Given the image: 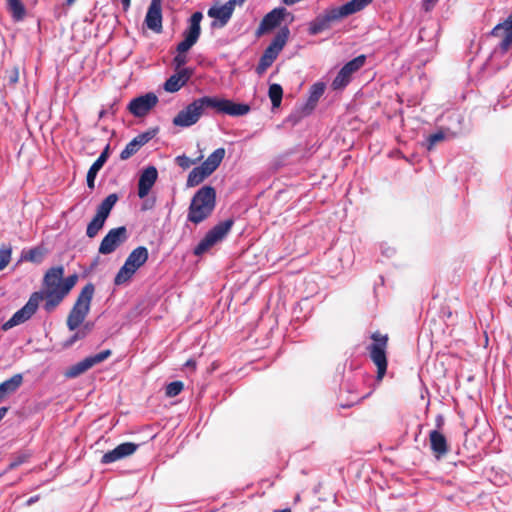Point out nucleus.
Segmentation results:
<instances>
[{
  "mask_svg": "<svg viewBox=\"0 0 512 512\" xmlns=\"http://www.w3.org/2000/svg\"><path fill=\"white\" fill-rule=\"evenodd\" d=\"M288 34H276L269 46L264 50L260 57L259 63L256 66V73L262 75L273 64L278 57L279 53L285 46Z\"/></svg>",
  "mask_w": 512,
  "mask_h": 512,
  "instance_id": "f8f14e48",
  "label": "nucleus"
},
{
  "mask_svg": "<svg viewBox=\"0 0 512 512\" xmlns=\"http://www.w3.org/2000/svg\"><path fill=\"white\" fill-rule=\"evenodd\" d=\"M106 110H108V113L115 115L118 110V100L115 99Z\"/></svg>",
  "mask_w": 512,
  "mask_h": 512,
  "instance_id": "de8ad7c7",
  "label": "nucleus"
},
{
  "mask_svg": "<svg viewBox=\"0 0 512 512\" xmlns=\"http://www.w3.org/2000/svg\"><path fill=\"white\" fill-rule=\"evenodd\" d=\"M118 201V195L116 193L109 194L98 206L96 214L100 215L101 218H108L112 208Z\"/></svg>",
  "mask_w": 512,
  "mask_h": 512,
  "instance_id": "cd10ccee",
  "label": "nucleus"
},
{
  "mask_svg": "<svg viewBox=\"0 0 512 512\" xmlns=\"http://www.w3.org/2000/svg\"><path fill=\"white\" fill-rule=\"evenodd\" d=\"M268 95L271 100L273 108H278L282 101L283 89L279 84H271L269 86Z\"/></svg>",
  "mask_w": 512,
  "mask_h": 512,
  "instance_id": "2f4dec72",
  "label": "nucleus"
},
{
  "mask_svg": "<svg viewBox=\"0 0 512 512\" xmlns=\"http://www.w3.org/2000/svg\"><path fill=\"white\" fill-rule=\"evenodd\" d=\"M44 253L40 247L31 248L26 252H23L22 259L25 261L40 263L43 259Z\"/></svg>",
  "mask_w": 512,
  "mask_h": 512,
  "instance_id": "473e14b6",
  "label": "nucleus"
},
{
  "mask_svg": "<svg viewBox=\"0 0 512 512\" xmlns=\"http://www.w3.org/2000/svg\"><path fill=\"white\" fill-rule=\"evenodd\" d=\"M294 20V16L285 8H275L262 19L257 32H268L281 27L280 32H289L288 23Z\"/></svg>",
  "mask_w": 512,
  "mask_h": 512,
  "instance_id": "9b49d317",
  "label": "nucleus"
},
{
  "mask_svg": "<svg viewBox=\"0 0 512 512\" xmlns=\"http://www.w3.org/2000/svg\"><path fill=\"white\" fill-rule=\"evenodd\" d=\"M11 247L3 246L0 248V271L4 270L11 260Z\"/></svg>",
  "mask_w": 512,
  "mask_h": 512,
  "instance_id": "58836bf2",
  "label": "nucleus"
},
{
  "mask_svg": "<svg viewBox=\"0 0 512 512\" xmlns=\"http://www.w3.org/2000/svg\"><path fill=\"white\" fill-rule=\"evenodd\" d=\"M274 512H291V509L285 508V509H282V510H275Z\"/></svg>",
  "mask_w": 512,
  "mask_h": 512,
  "instance_id": "6e6d98bb",
  "label": "nucleus"
},
{
  "mask_svg": "<svg viewBox=\"0 0 512 512\" xmlns=\"http://www.w3.org/2000/svg\"><path fill=\"white\" fill-rule=\"evenodd\" d=\"M140 147L136 144V141L133 139L125 146V148L120 153L121 160H127L134 154L138 152Z\"/></svg>",
  "mask_w": 512,
  "mask_h": 512,
  "instance_id": "e433bc0d",
  "label": "nucleus"
},
{
  "mask_svg": "<svg viewBox=\"0 0 512 512\" xmlns=\"http://www.w3.org/2000/svg\"><path fill=\"white\" fill-rule=\"evenodd\" d=\"M29 456L30 455L27 453H19V454L15 455L13 457L12 461L9 463L8 468L10 470L17 468L18 466L25 463L28 460Z\"/></svg>",
  "mask_w": 512,
  "mask_h": 512,
  "instance_id": "79ce46f5",
  "label": "nucleus"
},
{
  "mask_svg": "<svg viewBox=\"0 0 512 512\" xmlns=\"http://www.w3.org/2000/svg\"><path fill=\"white\" fill-rule=\"evenodd\" d=\"M42 300L43 295L40 292L32 293L27 303L2 325V329L6 331L29 320L36 312Z\"/></svg>",
  "mask_w": 512,
  "mask_h": 512,
  "instance_id": "ddd939ff",
  "label": "nucleus"
},
{
  "mask_svg": "<svg viewBox=\"0 0 512 512\" xmlns=\"http://www.w3.org/2000/svg\"><path fill=\"white\" fill-rule=\"evenodd\" d=\"M203 115L202 106L198 99L188 104L184 109L178 112L173 119V124L179 127H190L196 124Z\"/></svg>",
  "mask_w": 512,
  "mask_h": 512,
  "instance_id": "a211bd4d",
  "label": "nucleus"
},
{
  "mask_svg": "<svg viewBox=\"0 0 512 512\" xmlns=\"http://www.w3.org/2000/svg\"><path fill=\"white\" fill-rule=\"evenodd\" d=\"M216 207V190L210 185L201 187L193 195L187 212V221L198 225L208 219Z\"/></svg>",
  "mask_w": 512,
  "mask_h": 512,
  "instance_id": "f03ea898",
  "label": "nucleus"
},
{
  "mask_svg": "<svg viewBox=\"0 0 512 512\" xmlns=\"http://www.w3.org/2000/svg\"><path fill=\"white\" fill-rule=\"evenodd\" d=\"M86 337V331L78 329L73 335H71L65 342L64 347L69 348L73 346L77 341Z\"/></svg>",
  "mask_w": 512,
  "mask_h": 512,
  "instance_id": "a19ab883",
  "label": "nucleus"
},
{
  "mask_svg": "<svg viewBox=\"0 0 512 512\" xmlns=\"http://www.w3.org/2000/svg\"><path fill=\"white\" fill-rule=\"evenodd\" d=\"M127 239L128 232L125 226L113 228L102 239L98 251L103 255L111 254Z\"/></svg>",
  "mask_w": 512,
  "mask_h": 512,
  "instance_id": "f3484780",
  "label": "nucleus"
},
{
  "mask_svg": "<svg viewBox=\"0 0 512 512\" xmlns=\"http://www.w3.org/2000/svg\"><path fill=\"white\" fill-rule=\"evenodd\" d=\"M373 342L367 346V351L373 363L377 367V379L381 380L387 371V345L388 335L376 331L372 333Z\"/></svg>",
  "mask_w": 512,
  "mask_h": 512,
  "instance_id": "6e6552de",
  "label": "nucleus"
},
{
  "mask_svg": "<svg viewBox=\"0 0 512 512\" xmlns=\"http://www.w3.org/2000/svg\"><path fill=\"white\" fill-rule=\"evenodd\" d=\"M158 101L155 93L148 92L133 98L129 102L127 110L137 118L145 117L157 105Z\"/></svg>",
  "mask_w": 512,
  "mask_h": 512,
  "instance_id": "dca6fc26",
  "label": "nucleus"
},
{
  "mask_svg": "<svg viewBox=\"0 0 512 512\" xmlns=\"http://www.w3.org/2000/svg\"><path fill=\"white\" fill-rule=\"evenodd\" d=\"M112 354L110 349L103 350L97 354L90 355L83 360L77 362L67 369L65 372V376L67 378H76L79 375L83 374L93 366L105 361Z\"/></svg>",
  "mask_w": 512,
  "mask_h": 512,
  "instance_id": "2eb2a0df",
  "label": "nucleus"
},
{
  "mask_svg": "<svg viewBox=\"0 0 512 512\" xmlns=\"http://www.w3.org/2000/svg\"><path fill=\"white\" fill-rule=\"evenodd\" d=\"M199 159L200 158H198L197 160H192V159H190L189 157H187L186 155L183 154V155L177 156L175 158V162L182 169H188L191 165L195 164Z\"/></svg>",
  "mask_w": 512,
  "mask_h": 512,
  "instance_id": "37998d69",
  "label": "nucleus"
},
{
  "mask_svg": "<svg viewBox=\"0 0 512 512\" xmlns=\"http://www.w3.org/2000/svg\"><path fill=\"white\" fill-rule=\"evenodd\" d=\"M110 156V145L107 144L96 161L91 165L87 172V186L89 189L93 190L95 188V179L97 177L98 172L102 169L104 164L107 162Z\"/></svg>",
  "mask_w": 512,
  "mask_h": 512,
  "instance_id": "5701e85b",
  "label": "nucleus"
},
{
  "mask_svg": "<svg viewBox=\"0 0 512 512\" xmlns=\"http://www.w3.org/2000/svg\"><path fill=\"white\" fill-rule=\"evenodd\" d=\"M244 2L245 0H229L224 4L214 3L207 11V16L211 19L210 27L223 28L231 18L236 5H242Z\"/></svg>",
  "mask_w": 512,
  "mask_h": 512,
  "instance_id": "9d476101",
  "label": "nucleus"
},
{
  "mask_svg": "<svg viewBox=\"0 0 512 512\" xmlns=\"http://www.w3.org/2000/svg\"><path fill=\"white\" fill-rule=\"evenodd\" d=\"M145 24L152 31L159 32L162 29V0H151L145 16Z\"/></svg>",
  "mask_w": 512,
  "mask_h": 512,
  "instance_id": "aec40b11",
  "label": "nucleus"
},
{
  "mask_svg": "<svg viewBox=\"0 0 512 512\" xmlns=\"http://www.w3.org/2000/svg\"><path fill=\"white\" fill-rule=\"evenodd\" d=\"M4 398H5V397H4L2 394H0V402H1Z\"/></svg>",
  "mask_w": 512,
  "mask_h": 512,
  "instance_id": "13d9d810",
  "label": "nucleus"
},
{
  "mask_svg": "<svg viewBox=\"0 0 512 512\" xmlns=\"http://www.w3.org/2000/svg\"><path fill=\"white\" fill-rule=\"evenodd\" d=\"M234 224L233 219H226L211 228L203 239L195 246L193 253L201 256L211 249L215 244L221 242L229 233Z\"/></svg>",
  "mask_w": 512,
  "mask_h": 512,
  "instance_id": "1a4fd4ad",
  "label": "nucleus"
},
{
  "mask_svg": "<svg viewBox=\"0 0 512 512\" xmlns=\"http://www.w3.org/2000/svg\"><path fill=\"white\" fill-rule=\"evenodd\" d=\"M447 138V135L443 131H438L434 134L429 135L427 139V148L428 150L433 149V147L440 141Z\"/></svg>",
  "mask_w": 512,
  "mask_h": 512,
  "instance_id": "ea45409f",
  "label": "nucleus"
},
{
  "mask_svg": "<svg viewBox=\"0 0 512 512\" xmlns=\"http://www.w3.org/2000/svg\"><path fill=\"white\" fill-rule=\"evenodd\" d=\"M7 9L15 21L23 20L26 15V8L21 0H6Z\"/></svg>",
  "mask_w": 512,
  "mask_h": 512,
  "instance_id": "c756f323",
  "label": "nucleus"
},
{
  "mask_svg": "<svg viewBox=\"0 0 512 512\" xmlns=\"http://www.w3.org/2000/svg\"><path fill=\"white\" fill-rule=\"evenodd\" d=\"M366 62L365 55H359L347 62L338 72L336 77L331 83V87L333 90H342L344 89L352 79V75L360 70Z\"/></svg>",
  "mask_w": 512,
  "mask_h": 512,
  "instance_id": "4468645a",
  "label": "nucleus"
},
{
  "mask_svg": "<svg viewBox=\"0 0 512 512\" xmlns=\"http://www.w3.org/2000/svg\"><path fill=\"white\" fill-rule=\"evenodd\" d=\"M173 63L177 69L183 67L187 63V56L185 53L177 52V55L173 59Z\"/></svg>",
  "mask_w": 512,
  "mask_h": 512,
  "instance_id": "a18cd8bd",
  "label": "nucleus"
},
{
  "mask_svg": "<svg viewBox=\"0 0 512 512\" xmlns=\"http://www.w3.org/2000/svg\"><path fill=\"white\" fill-rule=\"evenodd\" d=\"M157 177L158 171L154 166H149L142 171L138 181V196L140 198H144L149 194Z\"/></svg>",
  "mask_w": 512,
  "mask_h": 512,
  "instance_id": "4be33fe9",
  "label": "nucleus"
},
{
  "mask_svg": "<svg viewBox=\"0 0 512 512\" xmlns=\"http://www.w3.org/2000/svg\"><path fill=\"white\" fill-rule=\"evenodd\" d=\"M183 388L184 385L181 381H173L166 386L165 393L168 397H175L182 392Z\"/></svg>",
  "mask_w": 512,
  "mask_h": 512,
  "instance_id": "4c0bfd02",
  "label": "nucleus"
},
{
  "mask_svg": "<svg viewBox=\"0 0 512 512\" xmlns=\"http://www.w3.org/2000/svg\"><path fill=\"white\" fill-rule=\"evenodd\" d=\"M429 441L432 453L437 459L444 457L449 451L446 437L439 430H432L429 433Z\"/></svg>",
  "mask_w": 512,
  "mask_h": 512,
  "instance_id": "b1692460",
  "label": "nucleus"
},
{
  "mask_svg": "<svg viewBox=\"0 0 512 512\" xmlns=\"http://www.w3.org/2000/svg\"><path fill=\"white\" fill-rule=\"evenodd\" d=\"M196 363L194 360H188L186 363H185V366H192V367H195Z\"/></svg>",
  "mask_w": 512,
  "mask_h": 512,
  "instance_id": "5fc2aeb1",
  "label": "nucleus"
},
{
  "mask_svg": "<svg viewBox=\"0 0 512 512\" xmlns=\"http://www.w3.org/2000/svg\"><path fill=\"white\" fill-rule=\"evenodd\" d=\"M193 75V69L181 68L177 73L171 75L164 83V89L167 92L174 93L179 91Z\"/></svg>",
  "mask_w": 512,
  "mask_h": 512,
  "instance_id": "412c9836",
  "label": "nucleus"
},
{
  "mask_svg": "<svg viewBox=\"0 0 512 512\" xmlns=\"http://www.w3.org/2000/svg\"><path fill=\"white\" fill-rule=\"evenodd\" d=\"M124 10H127L130 7L131 0H121Z\"/></svg>",
  "mask_w": 512,
  "mask_h": 512,
  "instance_id": "603ef678",
  "label": "nucleus"
},
{
  "mask_svg": "<svg viewBox=\"0 0 512 512\" xmlns=\"http://www.w3.org/2000/svg\"><path fill=\"white\" fill-rule=\"evenodd\" d=\"M39 500V496H32L26 501L27 506H31L32 504L36 503Z\"/></svg>",
  "mask_w": 512,
  "mask_h": 512,
  "instance_id": "3c124183",
  "label": "nucleus"
},
{
  "mask_svg": "<svg viewBox=\"0 0 512 512\" xmlns=\"http://www.w3.org/2000/svg\"><path fill=\"white\" fill-rule=\"evenodd\" d=\"M504 30V32H512V13L502 23L497 24L491 32H498Z\"/></svg>",
  "mask_w": 512,
  "mask_h": 512,
  "instance_id": "c03bdc74",
  "label": "nucleus"
},
{
  "mask_svg": "<svg viewBox=\"0 0 512 512\" xmlns=\"http://www.w3.org/2000/svg\"><path fill=\"white\" fill-rule=\"evenodd\" d=\"M438 0H423V8L425 11H430Z\"/></svg>",
  "mask_w": 512,
  "mask_h": 512,
  "instance_id": "49530a36",
  "label": "nucleus"
},
{
  "mask_svg": "<svg viewBox=\"0 0 512 512\" xmlns=\"http://www.w3.org/2000/svg\"><path fill=\"white\" fill-rule=\"evenodd\" d=\"M371 2L372 0H351L340 7L333 8L325 14L316 17L309 23L308 30L309 32H322L323 30L329 29L331 22L362 10Z\"/></svg>",
  "mask_w": 512,
  "mask_h": 512,
  "instance_id": "7ed1b4c3",
  "label": "nucleus"
},
{
  "mask_svg": "<svg viewBox=\"0 0 512 512\" xmlns=\"http://www.w3.org/2000/svg\"><path fill=\"white\" fill-rule=\"evenodd\" d=\"M107 114H108V110L101 109L100 112H99V119L104 118Z\"/></svg>",
  "mask_w": 512,
  "mask_h": 512,
  "instance_id": "864d4df0",
  "label": "nucleus"
},
{
  "mask_svg": "<svg viewBox=\"0 0 512 512\" xmlns=\"http://www.w3.org/2000/svg\"><path fill=\"white\" fill-rule=\"evenodd\" d=\"M203 19V14L199 11L193 13L189 18V26L185 32H200V23Z\"/></svg>",
  "mask_w": 512,
  "mask_h": 512,
  "instance_id": "f704fd0d",
  "label": "nucleus"
},
{
  "mask_svg": "<svg viewBox=\"0 0 512 512\" xmlns=\"http://www.w3.org/2000/svg\"><path fill=\"white\" fill-rule=\"evenodd\" d=\"M64 267L55 266L50 268L44 276V290L40 291L43 295L44 309L47 312L53 311L71 291L78 280L77 274H72L63 280Z\"/></svg>",
  "mask_w": 512,
  "mask_h": 512,
  "instance_id": "f257e3e1",
  "label": "nucleus"
},
{
  "mask_svg": "<svg viewBox=\"0 0 512 512\" xmlns=\"http://www.w3.org/2000/svg\"><path fill=\"white\" fill-rule=\"evenodd\" d=\"M210 175L211 173L201 164L200 166H197L190 171L187 177L186 186L195 187L202 183Z\"/></svg>",
  "mask_w": 512,
  "mask_h": 512,
  "instance_id": "393cba45",
  "label": "nucleus"
},
{
  "mask_svg": "<svg viewBox=\"0 0 512 512\" xmlns=\"http://www.w3.org/2000/svg\"><path fill=\"white\" fill-rule=\"evenodd\" d=\"M95 292V287L92 283L86 284L72 307L67 317V327L70 331H75L84 322L86 316L90 311V305Z\"/></svg>",
  "mask_w": 512,
  "mask_h": 512,
  "instance_id": "39448f33",
  "label": "nucleus"
},
{
  "mask_svg": "<svg viewBox=\"0 0 512 512\" xmlns=\"http://www.w3.org/2000/svg\"><path fill=\"white\" fill-rule=\"evenodd\" d=\"M158 129H151L148 131H145L143 133L138 134L136 137L133 138L134 141H136V144L138 147H142L145 144H147L154 136L156 135Z\"/></svg>",
  "mask_w": 512,
  "mask_h": 512,
  "instance_id": "c9c22d12",
  "label": "nucleus"
},
{
  "mask_svg": "<svg viewBox=\"0 0 512 512\" xmlns=\"http://www.w3.org/2000/svg\"><path fill=\"white\" fill-rule=\"evenodd\" d=\"M225 149L223 147L213 151L202 165L212 174L220 166L225 157Z\"/></svg>",
  "mask_w": 512,
  "mask_h": 512,
  "instance_id": "bb28decb",
  "label": "nucleus"
},
{
  "mask_svg": "<svg viewBox=\"0 0 512 512\" xmlns=\"http://www.w3.org/2000/svg\"><path fill=\"white\" fill-rule=\"evenodd\" d=\"M93 328V323L91 322H87L85 323L81 328L80 330H85L86 331V336L90 333V331L92 330Z\"/></svg>",
  "mask_w": 512,
  "mask_h": 512,
  "instance_id": "8fccbe9b",
  "label": "nucleus"
},
{
  "mask_svg": "<svg viewBox=\"0 0 512 512\" xmlns=\"http://www.w3.org/2000/svg\"><path fill=\"white\" fill-rule=\"evenodd\" d=\"M325 88H326V86L323 82H316L311 86L310 91H309L308 101H307V106H309L310 109H314L317 102L324 94Z\"/></svg>",
  "mask_w": 512,
  "mask_h": 512,
  "instance_id": "c85d7f7f",
  "label": "nucleus"
},
{
  "mask_svg": "<svg viewBox=\"0 0 512 512\" xmlns=\"http://www.w3.org/2000/svg\"><path fill=\"white\" fill-rule=\"evenodd\" d=\"M435 422L436 427L438 428L437 430L441 429L442 426L444 425V417L442 415H437Z\"/></svg>",
  "mask_w": 512,
  "mask_h": 512,
  "instance_id": "09e8293b",
  "label": "nucleus"
},
{
  "mask_svg": "<svg viewBox=\"0 0 512 512\" xmlns=\"http://www.w3.org/2000/svg\"><path fill=\"white\" fill-rule=\"evenodd\" d=\"M105 221L106 218H101L100 215L96 214L87 226L86 235L89 238H94L98 234V232L103 228Z\"/></svg>",
  "mask_w": 512,
  "mask_h": 512,
  "instance_id": "7c9ffc66",
  "label": "nucleus"
},
{
  "mask_svg": "<svg viewBox=\"0 0 512 512\" xmlns=\"http://www.w3.org/2000/svg\"><path fill=\"white\" fill-rule=\"evenodd\" d=\"M138 448V445L132 442L121 443L113 450L106 452L102 458V464H110L132 455Z\"/></svg>",
  "mask_w": 512,
  "mask_h": 512,
  "instance_id": "6ab92c4d",
  "label": "nucleus"
},
{
  "mask_svg": "<svg viewBox=\"0 0 512 512\" xmlns=\"http://www.w3.org/2000/svg\"><path fill=\"white\" fill-rule=\"evenodd\" d=\"M200 34H187V37L177 45V52L186 53L197 41Z\"/></svg>",
  "mask_w": 512,
  "mask_h": 512,
  "instance_id": "72a5a7b5",
  "label": "nucleus"
},
{
  "mask_svg": "<svg viewBox=\"0 0 512 512\" xmlns=\"http://www.w3.org/2000/svg\"><path fill=\"white\" fill-rule=\"evenodd\" d=\"M200 105L202 106L203 112L208 109H214L217 113L227 114L233 117L244 116L251 110L248 104L235 103L232 100L203 96L198 98Z\"/></svg>",
  "mask_w": 512,
  "mask_h": 512,
  "instance_id": "423d86ee",
  "label": "nucleus"
},
{
  "mask_svg": "<svg viewBox=\"0 0 512 512\" xmlns=\"http://www.w3.org/2000/svg\"><path fill=\"white\" fill-rule=\"evenodd\" d=\"M76 0H66V5L71 6Z\"/></svg>",
  "mask_w": 512,
  "mask_h": 512,
  "instance_id": "4d7b16f0",
  "label": "nucleus"
},
{
  "mask_svg": "<svg viewBox=\"0 0 512 512\" xmlns=\"http://www.w3.org/2000/svg\"><path fill=\"white\" fill-rule=\"evenodd\" d=\"M23 383L22 374L18 373L13 375L11 378L0 383V394L4 397L8 394L15 393Z\"/></svg>",
  "mask_w": 512,
  "mask_h": 512,
  "instance_id": "a878e982",
  "label": "nucleus"
},
{
  "mask_svg": "<svg viewBox=\"0 0 512 512\" xmlns=\"http://www.w3.org/2000/svg\"><path fill=\"white\" fill-rule=\"evenodd\" d=\"M501 34H487L486 40L493 41ZM503 37L497 41L496 46L485 62V68L492 71L500 70L507 66L512 56V34H502Z\"/></svg>",
  "mask_w": 512,
  "mask_h": 512,
  "instance_id": "20e7f679",
  "label": "nucleus"
},
{
  "mask_svg": "<svg viewBox=\"0 0 512 512\" xmlns=\"http://www.w3.org/2000/svg\"><path fill=\"white\" fill-rule=\"evenodd\" d=\"M149 257L148 249L144 246H138L128 255L124 265L119 269L115 276L114 283L121 285L128 282L136 271L143 266Z\"/></svg>",
  "mask_w": 512,
  "mask_h": 512,
  "instance_id": "0eeeda50",
  "label": "nucleus"
}]
</instances>
